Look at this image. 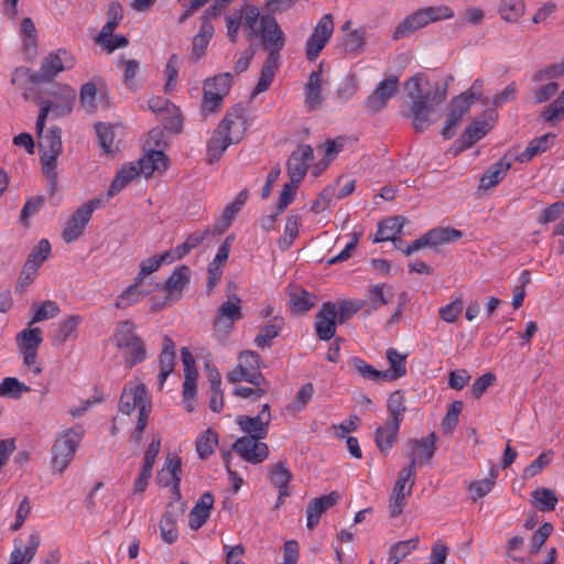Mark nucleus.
Returning a JSON list of instances; mask_svg holds the SVG:
<instances>
[{
  "label": "nucleus",
  "instance_id": "nucleus-31",
  "mask_svg": "<svg viewBox=\"0 0 564 564\" xmlns=\"http://www.w3.org/2000/svg\"><path fill=\"white\" fill-rule=\"evenodd\" d=\"M436 434L431 432L420 440L414 438L409 442L411 453L420 459V465L427 464L432 459L436 451Z\"/></svg>",
  "mask_w": 564,
  "mask_h": 564
},
{
  "label": "nucleus",
  "instance_id": "nucleus-20",
  "mask_svg": "<svg viewBox=\"0 0 564 564\" xmlns=\"http://www.w3.org/2000/svg\"><path fill=\"white\" fill-rule=\"evenodd\" d=\"M313 160V149L311 145H300L293 151L288 161V172L295 182H301L305 176L308 164Z\"/></svg>",
  "mask_w": 564,
  "mask_h": 564
},
{
  "label": "nucleus",
  "instance_id": "nucleus-55",
  "mask_svg": "<svg viewBox=\"0 0 564 564\" xmlns=\"http://www.w3.org/2000/svg\"><path fill=\"white\" fill-rule=\"evenodd\" d=\"M33 316L30 324L40 323L46 319L54 318L59 313V306L55 301L46 300L40 304H34Z\"/></svg>",
  "mask_w": 564,
  "mask_h": 564
},
{
  "label": "nucleus",
  "instance_id": "nucleus-17",
  "mask_svg": "<svg viewBox=\"0 0 564 564\" xmlns=\"http://www.w3.org/2000/svg\"><path fill=\"white\" fill-rule=\"evenodd\" d=\"M398 84L397 76H390L380 82L373 93L367 98L366 107L373 112L382 110L387 106L388 100L397 93Z\"/></svg>",
  "mask_w": 564,
  "mask_h": 564
},
{
  "label": "nucleus",
  "instance_id": "nucleus-61",
  "mask_svg": "<svg viewBox=\"0 0 564 564\" xmlns=\"http://www.w3.org/2000/svg\"><path fill=\"white\" fill-rule=\"evenodd\" d=\"M532 497L536 508L543 512L554 510L558 501L555 494L546 488H538L533 491Z\"/></svg>",
  "mask_w": 564,
  "mask_h": 564
},
{
  "label": "nucleus",
  "instance_id": "nucleus-40",
  "mask_svg": "<svg viewBox=\"0 0 564 564\" xmlns=\"http://www.w3.org/2000/svg\"><path fill=\"white\" fill-rule=\"evenodd\" d=\"M511 163L501 159L492 164L480 178V188L489 189L495 187L508 173Z\"/></svg>",
  "mask_w": 564,
  "mask_h": 564
},
{
  "label": "nucleus",
  "instance_id": "nucleus-58",
  "mask_svg": "<svg viewBox=\"0 0 564 564\" xmlns=\"http://www.w3.org/2000/svg\"><path fill=\"white\" fill-rule=\"evenodd\" d=\"M490 130L489 123L485 121H475L463 133L462 141L465 148L473 147L477 141L482 139Z\"/></svg>",
  "mask_w": 564,
  "mask_h": 564
},
{
  "label": "nucleus",
  "instance_id": "nucleus-64",
  "mask_svg": "<svg viewBox=\"0 0 564 564\" xmlns=\"http://www.w3.org/2000/svg\"><path fill=\"white\" fill-rule=\"evenodd\" d=\"M541 117L553 124L561 121L564 118V97L560 95L542 111Z\"/></svg>",
  "mask_w": 564,
  "mask_h": 564
},
{
  "label": "nucleus",
  "instance_id": "nucleus-44",
  "mask_svg": "<svg viewBox=\"0 0 564 564\" xmlns=\"http://www.w3.org/2000/svg\"><path fill=\"white\" fill-rule=\"evenodd\" d=\"M140 174L134 163L123 165L117 173L108 191V196H113L124 188L131 181Z\"/></svg>",
  "mask_w": 564,
  "mask_h": 564
},
{
  "label": "nucleus",
  "instance_id": "nucleus-30",
  "mask_svg": "<svg viewBox=\"0 0 564 564\" xmlns=\"http://www.w3.org/2000/svg\"><path fill=\"white\" fill-rule=\"evenodd\" d=\"M429 25L426 17L421 9L414 11L410 15H408L403 21H401L393 31L392 39L400 40L409 36L413 32L421 30Z\"/></svg>",
  "mask_w": 564,
  "mask_h": 564
},
{
  "label": "nucleus",
  "instance_id": "nucleus-54",
  "mask_svg": "<svg viewBox=\"0 0 564 564\" xmlns=\"http://www.w3.org/2000/svg\"><path fill=\"white\" fill-rule=\"evenodd\" d=\"M284 325L283 318L274 317L271 324L263 326L254 338V344L259 348L270 346V341L275 338Z\"/></svg>",
  "mask_w": 564,
  "mask_h": 564
},
{
  "label": "nucleus",
  "instance_id": "nucleus-34",
  "mask_svg": "<svg viewBox=\"0 0 564 564\" xmlns=\"http://www.w3.org/2000/svg\"><path fill=\"white\" fill-rule=\"evenodd\" d=\"M174 360H175V345L171 338L167 336L163 339V347L160 355V373L159 381L160 388L163 387L165 380L171 375L174 369Z\"/></svg>",
  "mask_w": 564,
  "mask_h": 564
},
{
  "label": "nucleus",
  "instance_id": "nucleus-39",
  "mask_svg": "<svg viewBox=\"0 0 564 564\" xmlns=\"http://www.w3.org/2000/svg\"><path fill=\"white\" fill-rule=\"evenodd\" d=\"M239 14L247 35L250 40L259 36L260 32V12L258 8L245 4L240 8Z\"/></svg>",
  "mask_w": 564,
  "mask_h": 564
},
{
  "label": "nucleus",
  "instance_id": "nucleus-51",
  "mask_svg": "<svg viewBox=\"0 0 564 564\" xmlns=\"http://www.w3.org/2000/svg\"><path fill=\"white\" fill-rule=\"evenodd\" d=\"M20 33L22 35L24 52L29 55H34L36 52L37 33L31 18H24L22 20Z\"/></svg>",
  "mask_w": 564,
  "mask_h": 564
},
{
  "label": "nucleus",
  "instance_id": "nucleus-19",
  "mask_svg": "<svg viewBox=\"0 0 564 564\" xmlns=\"http://www.w3.org/2000/svg\"><path fill=\"white\" fill-rule=\"evenodd\" d=\"M218 14L216 8L209 9L203 17V22L198 33L193 39L192 58L199 59L206 54L207 46L214 35V26L210 23V18Z\"/></svg>",
  "mask_w": 564,
  "mask_h": 564
},
{
  "label": "nucleus",
  "instance_id": "nucleus-15",
  "mask_svg": "<svg viewBox=\"0 0 564 564\" xmlns=\"http://www.w3.org/2000/svg\"><path fill=\"white\" fill-rule=\"evenodd\" d=\"M337 325V305L333 302L323 303L315 316V332L321 340H329L335 336Z\"/></svg>",
  "mask_w": 564,
  "mask_h": 564
},
{
  "label": "nucleus",
  "instance_id": "nucleus-4",
  "mask_svg": "<svg viewBox=\"0 0 564 564\" xmlns=\"http://www.w3.org/2000/svg\"><path fill=\"white\" fill-rule=\"evenodd\" d=\"M137 326L131 321L118 323L112 335V340L121 351L127 368H132L148 358L143 339L135 333Z\"/></svg>",
  "mask_w": 564,
  "mask_h": 564
},
{
  "label": "nucleus",
  "instance_id": "nucleus-33",
  "mask_svg": "<svg viewBox=\"0 0 564 564\" xmlns=\"http://www.w3.org/2000/svg\"><path fill=\"white\" fill-rule=\"evenodd\" d=\"M403 226L404 219L402 217H390L379 223L373 242L393 241L397 243V236L401 232ZM395 246L398 247V245Z\"/></svg>",
  "mask_w": 564,
  "mask_h": 564
},
{
  "label": "nucleus",
  "instance_id": "nucleus-13",
  "mask_svg": "<svg viewBox=\"0 0 564 564\" xmlns=\"http://www.w3.org/2000/svg\"><path fill=\"white\" fill-rule=\"evenodd\" d=\"M270 422L271 412L269 404H264L262 411L257 416L241 415L237 417L240 430L247 434L245 437L260 440L267 437Z\"/></svg>",
  "mask_w": 564,
  "mask_h": 564
},
{
  "label": "nucleus",
  "instance_id": "nucleus-60",
  "mask_svg": "<svg viewBox=\"0 0 564 564\" xmlns=\"http://www.w3.org/2000/svg\"><path fill=\"white\" fill-rule=\"evenodd\" d=\"M388 420L401 424L405 412L404 395L401 391H394L390 394L388 400Z\"/></svg>",
  "mask_w": 564,
  "mask_h": 564
},
{
  "label": "nucleus",
  "instance_id": "nucleus-8",
  "mask_svg": "<svg viewBox=\"0 0 564 564\" xmlns=\"http://www.w3.org/2000/svg\"><path fill=\"white\" fill-rule=\"evenodd\" d=\"M240 303L241 300L232 295L218 308L214 322V334L218 340L224 341L232 329L234 324L242 318Z\"/></svg>",
  "mask_w": 564,
  "mask_h": 564
},
{
  "label": "nucleus",
  "instance_id": "nucleus-12",
  "mask_svg": "<svg viewBox=\"0 0 564 564\" xmlns=\"http://www.w3.org/2000/svg\"><path fill=\"white\" fill-rule=\"evenodd\" d=\"M75 64L76 58L72 52L66 48H57L43 58L41 75L46 79H52L59 73L72 69Z\"/></svg>",
  "mask_w": 564,
  "mask_h": 564
},
{
  "label": "nucleus",
  "instance_id": "nucleus-35",
  "mask_svg": "<svg viewBox=\"0 0 564 564\" xmlns=\"http://www.w3.org/2000/svg\"><path fill=\"white\" fill-rule=\"evenodd\" d=\"M387 359L390 367L383 371L386 381L398 380L406 375V355L401 354L395 348H389Z\"/></svg>",
  "mask_w": 564,
  "mask_h": 564
},
{
  "label": "nucleus",
  "instance_id": "nucleus-36",
  "mask_svg": "<svg viewBox=\"0 0 564 564\" xmlns=\"http://www.w3.org/2000/svg\"><path fill=\"white\" fill-rule=\"evenodd\" d=\"M107 17L108 20L106 24L102 26L100 33L96 37L97 43H108L109 37H111V34L123 18L122 6L117 1L111 2L108 8Z\"/></svg>",
  "mask_w": 564,
  "mask_h": 564
},
{
  "label": "nucleus",
  "instance_id": "nucleus-21",
  "mask_svg": "<svg viewBox=\"0 0 564 564\" xmlns=\"http://www.w3.org/2000/svg\"><path fill=\"white\" fill-rule=\"evenodd\" d=\"M191 279V270L186 265H177L172 274L167 278L164 285L156 284V288L166 292L167 297L180 300L182 291L188 285Z\"/></svg>",
  "mask_w": 564,
  "mask_h": 564
},
{
  "label": "nucleus",
  "instance_id": "nucleus-3",
  "mask_svg": "<svg viewBox=\"0 0 564 564\" xmlns=\"http://www.w3.org/2000/svg\"><path fill=\"white\" fill-rule=\"evenodd\" d=\"M151 409L152 401L147 387L137 381L127 382L120 395L119 411L126 415H131L134 411L138 412L137 442L141 438L147 427Z\"/></svg>",
  "mask_w": 564,
  "mask_h": 564
},
{
  "label": "nucleus",
  "instance_id": "nucleus-14",
  "mask_svg": "<svg viewBox=\"0 0 564 564\" xmlns=\"http://www.w3.org/2000/svg\"><path fill=\"white\" fill-rule=\"evenodd\" d=\"M232 448L251 464H260L269 456V447L260 438L239 437Z\"/></svg>",
  "mask_w": 564,
  "mask_h": 564
},
{
  "label": "nucleus",
  "instance_id": "nucleus-9",
  "mask_svg": "<svg viewBox=\"0 0 564 564\" xmlns=\"http://www.w3.org/2000/svg\"><path fill=\"white\" fill-rule=\"evenodd\" d=\"M102 200L99 198H94L82 205L74 214L70 216L68 221L65 225V228L62 232V237L65 242L70 243L77 240L84 232L86 225L89 223L93 213L101 207Z\"/></svg>",
  "mask_w": 564,
  "mask_h": 564
},
{
  "label": "nucleus",
  "instance_id": "nucleus-59",
  "mask_svg": "<svg viewBox=\"0 0 564 564\" xmlns=\"http://www.w3.org/2000/svg\"><path fill=\"white\" fill-rule=\"evenodd\" d=\"M218 444V435L212 429H207L196 441V451L202 459L213 454Z\"/></svg>",
  "mask_w": 564,
  "mask_h": 564
},
{
  "label": "nucleus",
  "instance_id": "nucleus-63",
  "mask_svg": "<svg viewBox=\"0 0 564 564\" xmlns=\"http://www.w3.org/2000/svg\"><path fill=\"white\" fill-rule=\"evenodd\" d=\"M411 495L410 488L402 490V486L393 487L389 500V512L392 518L400 516L406 505V498Z\"/></svg>",
  "mask_w": 564,
  "mask_h": 564
},
{
  "label": "nucleus",
  "instance_id": "nucleus-38",
  "mask_svg": "<svg viewBox=\"0 0 564 564\" xmlns=\"http://www.w3.org/2000/svg\"><path fill=\"white\" fill-rule=\"evenodd\" d=\"M234 143L235 142L230 141L228 135L224 133L219 127H217L207 145L208 163L213 164L214 162L218 161L227 148Z\"/></svg>",
  "mask_w": 564,
  "mask_h": 564
},
{
  "label": "nucleus",
  "instance_id": "nucleus-18",
  "mask_svg": "<svg viewBox=\"0 0 564 564\" xmlns=\"http://www.w3.org/2000/svg\"><path fill=\"white\" fill-rule=\"evenodd\" d=\"M269 481L278 489L276 508L283 503L284 499L291 495L289 484L293 479V474L288 463L280 460L269 467Z\"/></svg>",
  "mask_w": 564,
  "mask_h": 564
},
{
  "label": "nucleus",
  "instance_id": "nucleus-53",
  "mask_svg": "<svg viewBox=\"0 0 564 564\" xmlns=\"http://www.w3.org/2000/svg\"><path fill=\"white\" fill-rule=\"evenodd\" d=\"M31 389L25 383L18 380L15 377H6L0 382V397L20 399L23 393L29 392Z\"/></svg>",
  "mask_w": 564,
  "mask_h": 564
},
{
  "label": "nucleus",
  "instance_id": "nucleus-50",
  "mask_svg": "<svg viewBox=\"0 0 564 564\" xmlns=\"http://www.w3.org/2000/svg\"><path fill=\"white\" fill-rule=\"evenodd\" d=\"M430 247L452 243L462 238L463 232L454 228H434L426 232Z\"/></svg>",
  "mask_w": 564,
  "mask_h": 564
},
{
  "label": "nucleus",
  "instance_id": "nucleus-62",
  "mask_svg": "<svg viewBox=\"0 0 564 564\" xmlns=\"http://www.w3.org/2000/svg\"><path fill=\"white\" fill-rule=\"evenodd\" d=\"M51 254V243L47 239H41L37 245L31 250L26 263L40 269L41 265L48 259Z\"/></svg>",
  "mask_w": 564,
  "mask_h": 564
},
{
  "label": "nucleus",
  "instance_id": "nucleus-2",
  "mask_svg": "<svg viewBox=\"0 0 564 564\" xmlns=\"http://www.w3.org/2000/svg\"><path fill=\"white\" fill-rule=\"evenodd\" d=\"M423 75L417 74L409 78L404 88L411 98L410 116L415 131L422 132L430 127L435 118L433 117L435 107L441 105L447 96L446 86H437L433 91L421 95Z\"/></svg>",
  "mask_w": 564,
  "mask_h": 564
},
{
  "label": "nucleus",
  "instance_id": "nucleus-26",
  "mask_svg": "<svg viewBox=\"0 0 564 564\" xmlns=\"http://www.w3.org/2000/svg\"><path fill=\"white\" fill-rule=\"evenodd\" d=\"M40 544L41 536L39 532H32L29 535L26 545L23 547L18 544V540H14V547L10 554L9 564H30L35 557Z\"/></svg>",
  "mask_w": 564,
  "mask_h": 564
},
{
  "label": "nucleus",
  "instance_id": "nucleus-41",
  "mask_svg": "<svg viewBox=\"0 0 564 564\" xmlns=\"http://www.w3.org/2000/svg\"><path fill=\"white\" fill-rule=\"evenodd\" d=\"M209 235V230L204 231H196L192 235H189L186 240L176 246L175 248L167 250L166 252L170 253L171 261L180 260L184 258L186 254H188L193 249L198 247Z\"/></svg>",
  "mask_w": 564,
  "mask_h": 564
},
{
  "label": "nucleus",
  "instance_id": "nucleus-10",
  "mask_svg": "<svg viewBox=\"0 0 564 564\" xmlns=\"http://www.w3.org/2000/svg\"><path fill=\"white\" fill-rule=\"evenodd\" d=\"M259 36L269 56L280 58V52L285 45V34L271 14L261 17Z\"/></svg>",
  "mask_w": 564,
  "mask_h": 564
},
{
  "label": "nucleus",
  "instance_id": "nucleus-37",
  "mask_svg": "<svg viewBox=\"0 0 564 564\" xmlns=\"http://www.w3.org/2000/svg\"><path fill=\"white\" fill-rule=\"evenodd\" d=\"M400 425L401 424H399L397 422L387 420V423L384 426H380L376 430L377 447L384 455H387L390 452V449L397 438V435L399 433Z\"/></svg>",
  "mask_w": 564,
  "mask_h": 564
},
{
  "label": "nucleus",
  "instance_id": "nucleus-45",
  "mask_svg": "<svg viewBox=\"0 0 564 564\" xmlns=\"http://www.w3.org/2000/svg\"><path fill=\"white\" fill-rule=\"evenodd\" d=\"M42 330L39 327L23 329L17 335L19 351H37L42 344Z\"/></svg>",
  "mask_w": 564,
  "mask_h": 564
},
{
  "label": "nucleus",
  "instance_id": "nucleus-42",
  "mask_svg": "<svg viewBox=\"0 0 564 564\" xmlns=\"http://www.w3.org/2000/svg\"><path fill=\"white\" fill-rule=\"evenodd\" d=\"M83 322L80 315L74 314L62 319L58 323V329L53 338V345H61L66 343L70 337L77 334V327Z\"/></svg>",
  "mask_w": 564,
  "mask_h": 564
},
{
  "label": "nucleus",
  "instance_id": "nucleus-23",
  "mask_svg": "<svg viewBox=\"0 0 564 564\" xmlns=\"http://www.w3.org/2000/svg\"><path fill=\"white\" fill-rule=\"evenodd\" d=\"M339 499L336 491L314 498L306 508V527L313 530L319 522L322 514L335 506Z\"/></svg>",
  "mask_w": 564,
  "mask_h": 564
},
{
  "label": "nucleus",
  "instance_id": "nucleus-1",
  "mask_svg": "<svg viewBox=\"0 0 564 564\" xmlns=\"http://www.w3.org/2000/svg\"><path fill=\"white\" fill-rule=\"evenodd\" d=\"M59 91L63 96L62 102L43 101L35 123L42 171L52 183L56 181L57 159L63 149L62 131L56 126L45 130V120L50 113H53L55 117L69 113L76 99L75 89L68 85L61 86Z\"/></svg>",
  "mask_w": 564,
  "mask_h": 564
},
{
  "label": "nucleus",
  "instance_id": "nucleus-7",
  "mask_svg": "<svg viewBox=\"0 0 564 564\" xmlns=\"http://www.w3.org/2000/svg\"><path fill=\"white\" fill-rule=\"evenodd\" d=\"M231 74L223 73L204 83L203 110L207 113L216 111L223 104L231 87Z\"/></svg>",
  "mask_w": 564,
  "mask_h": 564
},
{
  "label": "nucleus",
  "instance_id": "nucleus-6",
  "mask_svg": "<svg viewBox=\"0 0 564 564\" xmlns=\"http://www.w3.org/2000/svg\"><path fill=\"white\" fill-rule=\"evenodd\" d=\"M262 366L261 357L258 352L246 350L240 352L238 364L235 369L229 371L226 376L227 380L231 383L240 381L260 380L262 387L265 386V378L262 376L260 369Z\"/></svg>",
  "mask_w": 564,
  "mask_h": 564
},
{
  "label": "nucleus",
  "instance_id": "nucleus-24",
  "mask_svg": "<svg viewBox=\"0 0 564 564\" xmlns=\"http://www.w3.org/2000/svg\"><path fill=\"white\" fill-rule=\"evenodd\" d=\"M323 82L321 70H314L310 74L304 87V106L307 111H313L322 107L323 104Z\"/></svg>",
  "mask_w": 564,
  "mask_h": 564
},
{
  "label": "nucleus",
  "instance_id": "nucleus-11",
  "mask_svg": "<svg viewBox=\"0 0 564 564\" xmlns=\"http://www.w3.org/2000/svg\"><path fill=\"white\" fill-rule=\"evenodd\" d=\"M334 32V21L330 14H324L315 25L305 43V55L310 62L315 61L324 50Z\"/></svg>",
  "mask_w": 564,
  "mask_h": 564
},
{
  "label": "nucleus",
  "instance_id": "nucleus-16",
  "mask_svg": "<svg viewBox=\"0 0 564 564\" xmlns=\"http://www.w3.org/2000/svg\"><path fill=\"white\" fill-rule=\"evenodd\" d=\"M218 127L228 135L230 141L240 142L247 130L245 109L240 106L232 107L227 111Z\"/></svg>",
  "mask_w": 564,
  "mask_h": 564
},
{
  "label": "nucleus",
  "instance_id": "nucleus-57",
  "mask_svg": "<svg viewBox=\"0 0 564 564\" xmlns=\"http://www.w3.org/2000/svg\"><path fill=\"white\" fill-rule=\"evenodd\" d=\"M248 196H249V193L247 189L240 191L237 194L235 200L225 208V210L223 213L220 231L226 230L230 226L232 219L239 213L241 207L246 204Z\"/></svg>",
  "mask_w": 564,
  "mask_h": 564
},
{
  "label": "nucleus",
  "instance_id": "nucleus-48",
  "mask_svg": "<svg viewBox=\"0 0 564 564\" xmlns=\"http://www.w3.org/2000/svg\"><path fill=\"white\" fill-rule=\"evenodd\" d=\"M348 365L350 369L364 379L371 381H386L383 371L375 369L371 365L367 364L359 357H352L349 359Z\"/></svg>",
  "mask_w": 564,
  "mask_h": 564
},
{
  "label": "nucleus",
  "instance_id": "nucleus-46",
  "mask_svg": "<svg viewBox=\"0 0 564 564\" xmlns=\"http://www.w3.org/2000/svg\"><path fill=\"white\" fill-rule=\"evenodd\" d=\"M181 471L180 458H167L160 471V481L165 486L173 485L174 488H178L181 482Z\"/></svg>",
  "mask_w": 564,
  "mask_h": 564
},
{
  "label": "nucleus",
  "instance_id": "nucleus-29",
  "mask_svg": "<svg viewBox=\"0 0 564 564\" xmlns=\"http://www.w3.org/2000/svg\"><path fill=\"white\" fill-rule=\"evenodd\" d=\"M134 164L137 169L140 170V174L149 177L154 172H163L167 169V158L163 151L150 149L148 153Z\"/></svg>",
  "mask_w": 564,
  "mask_h": 564
},
{
  "label": "nucleus",
  "instance_id": "nucleus-27",
  "mask_svg": "<svg viewBox=\"0 0 564 564\" xmlns=\"http://www.w3.org/2000/svg\"><path fill=\"white\" fill-rule=\"evenodd\" d=\"M214 506V497L210 492H205L193 507L188 516V525L192 530L200 529L210 516Z\"/></svg>",
  "mask_w": 564,
  "mask_h": 564
},
{
  "label": "nucleus",
  "instance_id": "nucleus-28",
  "mask_svg": "<svg viewBox=\"0 0 564 564\" xmlns=\"http://www.w3.org/2000/svg\"><path fill=\"white\" fill-rule=\"evenodd\" d=\"M555 139V133H545L531 140L527 148L516 156V160L519 163L530 162L536 155H540L551 149L554 145Z\"/></svg>",
  "mask_w": 564,
  "mask_h": 564
},
{
  "label": "nucleus",
  "instance_id": "nucleus-52",
  "mask_svg": "<svg viewBox=\"0 0 564 564\" xmlns=\"http://www.w3.org/2000/svg\"><path fill=\"white\" fill-rule=\"evenodd\" d=\"M316 302V296L303 289H295L290 294V305L296 313L311 310Z\"/></svg>",
  "mask_w": 564,
  "mask_h": 564
},
{
  "label": "nucleus",
  "instance_id": "nucleus-43",
  "mask_svg": "<svg viewBox=\"0 0 564 564\" xmlns=\"http://www.w3.org/2000/svg\"><path fill=\"white\" fill-rule=\"evenodd\" d=\"M280 58H275L273 56H268L260 74V78L258 84L252 90V97L265 91L269 89L271 83L273 82L275 72L279 67Z\"/></svg>",
  "mask_w": 564,
  "mask_h": 564
},
{
  "label": "nucleus",
  "instance_id": "nucleus-25",
  "mask_svg": "<svg viewBox=\"0 0 564 564\" xmlns=\"http://www.w3.org/2000/svg\"><path fill=\"white\" fill-rule=\"evenodd\" d=\"M473 102L467 96H457L452 100L448 119L442 130V135L449 139L455 134V128L460 122L463 116L468 112Z\"/></svg>",
  "mask_w": 564,
  "mask_h": 564
},
{
  "label": "nucleus",
  "instance_id": "nucleus-49",
  "mask_svg": "<svg viewBox=\"0 0 564 564\" xmlns=\"http://www.w3.org/2000/svg\"><path fill=\"white\" fill-rule=\"evenodd\" d=\"M164 263H172L170 253L166 251L162 254L149 257L140 263V270L135 278L139 281L145 282V278L156 272Z\"/></svg>",
  "mask_w": 564,
  "mask_h": 564
},
{
  "label": "nucleus",
  "instance_id": "nucleus-5",
  "mask_svg": "<svg viewBox=\"0 0 564 564\" xmlns=\"http://www.w3.org/2000/svg\"><path fill=\"white\" fill-rule=\"evenodd\" d=\"M83 437L84 429L80 425L59 433L52 447L51 467L54 473L62 474L68 467Z\"/></svg>",
  "mask_w": 564,
  "mask_h": 564
},
{
  "label": "nucleus",
  "instance_id": "nucleus-22",
  "mask_svg": "<svg viewBox=\"0 0 564 564\" xmlns=\"http://www.w3.org/2000/svg\"><path fill=\"white\" fill-rule=\"evenodd\" d=\"M183 507L178 503H170L160 521L161 536L164 542L172 544L178 538L177 520L183 514Z\"/></svg>",
  "mask_w": 564,
  "mask_h": 564
},
{
  "label": "nucleus",
  "instance_id": "nucleus-47",
  "mask_svg": "<svg viewBox=\"0 0 564 564\" xmlns=\"http://www.w3.org/2000/svg\"><path fill=\"white\" fill-rule=\"evenodd\" d=\"M525 11L523 0H500L498 13L507 22H517Z\"/></svg>",
  "mask_w": 564,
  "mask_h": 564
},
{
  "label": "nucleus",
  "instance_id": "nucleus-32",
  "mask_svg": "<svg viewBox=\"0 0 564 564\" xmlns=\"http://www.w3.org/2000/svg\"><path fill=\"white\" fill-rule=\"evenodd\" d=\"M151 293L150 289L144 288V282L139 281L138 278L129 285L116 300L115 306L117 308H126L138 304L144 296Z\"/></svg>",
  "mask_w": 564,
  "mask_h": 564
},
{
  "label": "nucleus",
  "instance_id": "nucleus-56",
  "mask_svg": "<svg viewBox=\"0 0 564 564\" xmlns=\"http://www.w3.org/2000/svg\"><path fill=\"white\" fill-rule=\"evenodd\" d=\"M419 544V538L400 541L391 545L389 551V562L391 564H399L403 561Z\"/></svg>",
  "mask_w": 564,
  "mask_h": 564
}]
</instances>
